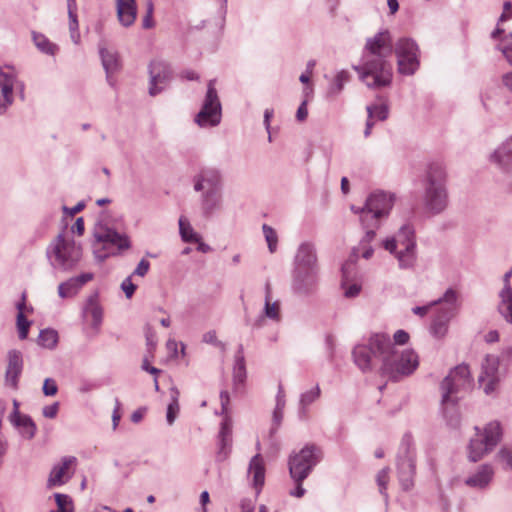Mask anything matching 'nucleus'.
<instances>
[{
	"label": "nucleus",
	"instance_id": "nucleus-8",
	"mask_svg": "<svg viewBox=\"0 0 512 512\" xmlns=\"http://www.w3.org/2000/svg\"><path fill=\"white\" fill-rule=\"evenodd\" d=\"M392 348L390 337L384 333H376L369 338L367 345L354 347L352 355L354 363L363 372L371 371L374 367V359H380L384 363V356Z\"/></svg>",
	"mask_w": 512,
	"mask_h": 512
},
{
	"label": "nucleus",
	"instance_id": "nucleus-46",
	"mask_svg": "<svg viewBox=\"0 0 512 512\" xmlns=\"http://www.w3.org/2000/svg\"><path fill=\"white\" fill-rule=\"evenodd\" d=\"M262 230H263L269 251L271 253L275 252L276 248H277V243H278V237H277L275 230L267 224H264L262 226Z\"/></svg>",
	"mask_w": 512,
	"mask_h": 512
},
{
	"label": "nucleus",
	"instance_id": "nucleus-7",
	"mask_svg": "<svg viewBox=\"0 0 512 512\" xmlns=\"http://www.w3.org/2000/svg\"><path fill=\"white\" fill-rule=\"evenodd\" d=\"M47 256L54 268L72 270L82 257V248L72 238L59 233L47 248Z\"/></svg>",
	"mask_w": 512,
	"mask_h": 512
},
{
	"label": "nucleus",
	"instance_id": "nucleus-54",
	"mask_svg": "<svg viewBox=\"0 0 512 512\" xmlns=\"http://www.w3.org/2000/svg\"><path fill=\"white\" fill-rule=\"evenodd\" d=\"M121 289L127 298H131L136 290V285L132 283L131 276L125 278L121 283Z\"/></svg>",
	"mask_w": 512,
	"mask_h": 512
},
{
	"label": "nucleus",
	"instance_id": "nucleus-63",
	"mask_svg": "<svg viewBox=\"0 0 512 512\" xmlns=\"http://www.w3.org/2000/svg\"><path fill=\"white\" fill-rule=\"evenodd\" d=\"M93 277H94L93 273L87 272V273H82L73 278H74L75 282L78 284V286L80 288H82L86 283L91 281L93 279Z\"/></svg>",
	"mask_w": 512,
	"mask_h": 512
},
{
	"label": "nucleus",
	"instance_id": "nucleus-61",
	"mask_svg": "<svg viewBox=\"0 0 512 512\" xmlns=\"http://www.w3.org/2000/svg\"><path fill=\"white\" fill-rule=\"evenodd\" d=\"M361 291V286L357 283H353L345 288L344 295L347 298L356 297Z\"/></svg>",
	"mask_w": 512,
	"mask_h": 512
},
{
	"label": "nucleus",
	"instance_id": "nucleus-19",
	"mask_svg": "<svg viewBox=\"0 0 512 512\" xmlns=\"http://www.w3.org/2000/svg\"><path fill=\"white\" fill-rule=\"evenodd\" d=\"M194 190L197 192L204 191H222V175L215 168L202 169L193 179Z\"/></svg>",
	"mask_w": 512,
	"mask_h": 512
},
{
	"label": "nucleus",
	"instance_id": "nucleus-16",
	"mask_svg": "<svg viewBox=\"0 0 512 512\" xmlns=\"http://www.w3.org/2000/svg\"><path fill=\"white\" fill-rule=\"evenodd\" d=\"M499 364V357L496 355H487L482 363V372L478 381L487 395L496 390L500 381Z\"/></svg>",
	"mask_w": 512,
	"mask_h": 512
},
{
	"label": "nucleus",
	"instance_id": "nucleus-55",
	"mask_svg": "<svg viewBox=\"0 0 512 512\" xmlns=\"http://www.w3.org/2000/svg\"><path fill=\"white\" fill-rule=\"evenodd\" d=\"M146 345L150 355L152 356V353L157 345V337L151 329H148L146 332Z\"/></svg>",
	"mask_w": 512,
	"mask_h": 512
},
{
	"label": "nucleus",
	"instance_id": "nucleus-36",
	"mask_svg": "<svg viewBox=\"0 0 512 512\" xmlns=\"http://www.w3.org/2000/svg\"><path fill=\"white\" fill-rule=\"evenodd\" d=\"M33 41L35 46L42 52L48 55H54L58 50L56 44L50 42V40L41 33L33 32Z\"/></svg>",
	"mask_w": 512,
	"mask_h": 512
},
{
	"label": "nucleus",
	"instance_id": "nucleus-31",
	"mask_svg": "<svg viewBox=\"0 0 512 512\" xmlns=\"http://www.w3.org/2000/svg\"><path fill=\"white\" fill-rule=\"evenodd\" d=\"M221 414L224 415V419L221 423V428L218 437L232 438V422L228 416V406L230 402L229 393L227 391H221L220 393Z\"/></svg>",
	"mask_w": 512,
	"mask_h": 512
},
{
	"label": "nucleus",
	"instance_id": "nucleus-37",
	"mask_svg": "<svg viewBox=\"0 0 512 512\" xmlns=\"http://www.w3.org/2000/svg\"><path fill=\"white\" fill-rule=\"evenodd\" d=\"M179 232L182 240L187 243L199 242L201 236L194 231L189 222L183 217L179 219Z\"/></svg>",
	"mask_w": 512,
	"mask_h": 512
},
{
	"label": "nucleus",
	"instance_id": "nucleus-44",
	"mask_svg": "<svg viewBox=\"0 0 512 512\" xmlns=\"http://www.w3.org/2000/svg\"><path fill=\"white\" fill-rule=\"evenodd\" d=\"M320 388L318 385L313 387L311 390L304 392L300 397V406L302 409H305L309 405H311L314 401H316L320 397Z\"/></svg>",
	"mask_w": 512,
	"mask_h": 512
},
{
	"label": "nucleus",
	"instance_id": "nucleus-45",
	"mask_svg": "<svg viewBox=\"0 0 512 512\" xmlns=\"http://www.w3.org/2000/svg\"><path fill=\"white\" fill-rule=\"evenodd\" d=\"M497 461L502 465L503 469L509 470L512 468V448L502 447L497 455Z\"/></svg>",
	"mask_w": 512,
	"mask_h": 512
},
{
	"label": "nucleus",
	"instance_id": "nucleus-18",
	"mask_svg": "<svg viewBox=\"0 0 512 512\" xmlns=\"http://www.w3.org/2000/svg\"><path fill=\"white\" fill-rule=\"evenodd\" d=\"M149 75V94L155 96L160 93L170 81L171 70L165 62L152 61L149 65Z\"/></svg>",
	"mask_w": 512,
	"mask_h": 512
},
{
	"label": "nucleus",
	"instance_id": "nucleus-29",
	"mask_svg": "<svg viewBox=\"0 0 512 512\" xmlns=\"http://www.w3.org/2000/svg\"><path fill=\"white\" fill-rule=\"evenodd\" d=\"M222 206V191H204L201 194V209L205 216L212 215Z\"/></svg>",
	"mask_w": 512,
	"mask_h": 512
},
{
	"label": "nucleus",
	"instance_id": "nucleus-6",
	"mask_svg": "<svg viewBox=\"0 0 512 512\" xmlns=\"http://www.w3.org/2000/svg\"><path fill=\"white\" fill-rule=\"evenodd\" d=\"M418 366L419 357L413 349L398 351L392 343V348L384 356L380 372L391 380L398 381L413 374Z\"/></svg>",
	"mask_w": 512,
	"mask_h": 512
},
{
	"label": "nucleus",
	"instance_id": "nucleus-20",
	"mask_svg": "<svg viewBox=\"0 0 512 512\" xmlns=\"http://www.w3.org/2000/svg\"><path fill=\"white\" fill-rule=\"evenodd\" d=\"M293 270H319L315 245L311 242L301 243L294 257Z\"/></svg>",
	"mask_w": 512,
	"mask_h": 512
},
{
	"label": "nucleus",
	"instance_id": "nucleus-40",
	"mask_svg": "<svg viewBox=\"0 0 512 512\" xmlns=\"http://www.w3.org/2000/svg\"><path fill=\"white\" fill-rule=\"evenodd\" d=\"M81 288L75 282L74 278H70L65 282H62L58 286V294L61 298H69L76 295Z\"/></svg>",
	"mask_w": 512,
	"mask_h": 512
},
{
	"label": "nucleus",
	"instance_id": "nucleus-62",
	"mask_svg": "<svg viewBox=\"0 0 512 512\" xmlns=\"http://www.w3.org/2000/svg\"><path fill=\"white\" fill-rule=\"evenodd\" d=\"M149 267H150L149 262L145 259H142L138 263L136 269L134 270V274L143 277L147 274Z\"/></svg>",
	"mask_w": 512,
	"mask_h": 512
},
{
	"label": "nucleus",
	"instance_id": "nucleus-26",
	"mask_svg": "<svg viewBox=\"0 0 512 512\" xmlns=\"http://www.w3.org/2000/svg\"><path fill=\"white\" fill-rule=\"evenodd\" d=\"M117 18L124 27L134 24L137 17V5L135 0H116Z\"/></svg>",
	"mask_w": 512,
	"mask_h": 512
},
{
	"label": "nucleus",
	"instance_id": "nucleus-17",
	"mask_svg": "<svg viewBox=\"0 0 512 512\" xmlns=\"http://www.w3.org/2000/svg\"><path fill=\"white\" fill-rule=\"evenodd\" d=\"M319 270H293L291 288L299 296L313 294L318 285Z\"/></svg>",
	"mask_w": 512,
	"mask_h": 512
},
{
	"label": "nucleus",
	"instance_id": "nucleus-33",
	"mask_svg": "<svg viewBox=\"0 0 512 512\" xmlns=\"http://www.w3.org/2000/svg\"><path fill=\"white\" fill-rule=\"evenodd\" d=\"M497 310L506 322L512 324V293H499Z\"/></svg>",
	"mask_w": 512,
	"mask_h": 512
},
{
	"label": "nucleus",
	"instance_id": "nucleus-49",
	"mask_svg": "<svg viewBox=\"0 0 512 512\" xmlns=\"http://www.w3.org/2000/svg\"><path fill=\"white\" fill-rule=\"evenodd\" d=\"M367 113L369 118H377L382 121L388 117V109L385 105L367 106Z\"/></svg>",
	"mask_w": 512,
	"mask_h": 512
},
{
	"label": "nucleus",
	"instance_id": "nucleus-14",
	"mask_svg": "<svg viewBox=\"0 0 512 512\" xmlns=\"http://www.w3.org/2000/svg\"><path fill=\"white\" fill-rule=\"evenodd\" d=\"M315 446H305L299 453L289 459V472L294 481H304L313 467L318 463L319 456Z\"/></svg>",
	"mask_w": 512,
	"mask_h": 512
},
{
	"label": "nucleus",
	"instance_id": "nucleus-43",
	"mask_svg": "<svg viewBox=\"0 0 512 512\" xmlns=\"http://www.w3.org/2000/svg\"><path fill=\"white\" fill-rule=\"evenodd\" d=\"M497 48L503 53L508 63L512 66V33L502 37Z\"/></svg>",
	"mask_w": 512,
	"mask_h": 512
},
{
	"label": "nucleus",
	"instance_id": "nucleus-13",
	"mask_svg": "<svg viewBox=\"0 0 512 512\" xmlns=\"http://www.w3.org/2000/svg\"><path fill=\"white\" fill-rule=\"evenodd\" d=\"M398 478L401 486L409 490L413 486L415 475V452L409 436L402 439L397 456Z\"/></svg>",
	"mask_w": 512,
	"mask_h": 512
},
{
	"label": "nucleus",
	"instance_id": "nucleus-48",
	"mask_svg": "<svg viewBox=\"0 0 512 512\" xmlns=\"http://www.w3.org/2000/svg\"><path fill=\"white\" fill-rule=\"evenodd\" d=\"M264 315L271 320L278 321L280 319L279 302H271V300L265 299Z\"/></svg>",
	"mask_w": 512,
	"mask_h": 512
},
{
	"label": "nucleus",
	"instance_id": "nucleus-5",
	"mask_svg": "<svg viewBox=\"0 0 512 512\" xmlns=\"http://www.w3.org/2000/svg\"><path fill=\"white\" fill-rule=\"evenodd\" d=\"M424 204L432 214H440L448 205L446 171L442 164L432 163L427 170Z\"/></svg>",
	"mask_w": 512,
	"mask_h": 512
},
{
	"label": "nucleus",
	"instance_id": "nucleus-64",
	"mask_svg": "<svg viewBox=\"0 0 512 512\" xmlns=\"http://www.w3.org/2000/svg\"><path fill=\"white\" fill-rule=\"evenodd\" d=\"M285 393L282 388V386H279L278 393L276 395V406L275 409L277 410H284L285 408Z\"/></svg>",
	"mask_w": 512,
	"mask_h": 512
},
{
	"label": "nucleus",
	"instance_id": "nucleus-9",
	"mask_svg": "<svg viewBox=\"0 0 512 512\" xmlns=\"http://www.w3.org/2000/svg\"><path fill=\"white\" fill-rule=\"evenodd\" d=\"M458 298V292L448 288L440 298L432 301V304L438 306L431 324V332L435 337L442 338L447 334L449 322L459 311Z\"/></svg>",
	"mask_w": 512,
	"mask_h": 512
},
{
	"label": "nucleus",
	"instance_id": "nucleus-2",
	"mask_svg": "<svg viewBox=\"0 0 512 512\" xmlns=\"http://www.w3.org/2000/svg\"><path fill=\"white\" fill-rule=\"evenodd\" d=\"M471 386L470 369L465 364L452 369L440 384L442 411L451 427L455 428L460 424L457 404L462 393L468 391Z\"/></svg>",
	"mask_w": 512,
	"mask_h": 512
},
{
	"label": "nucleus",
	"instance_id": "nucleus-57",
	"mask_svg": "<svg viewBox=\"0 0 512 512\" xmlns=\"http://www.w3.org/2000/svg\"><path fill=\"white\" fill-rule=\"evenodd\" d=\"M203 341L206 343L214 344L224 348V344L217 340L216 332L214 330L208 331L203 335Z\"/></svg>",
	"mask_w": 512,
	"mask_h": 512
},
{
	"label": "nucleus",
	"instance_id": "nucleus-34",
	"mask_svg": "<svg viewBox=\"0 0 512 512\" xmlns=\"http://www.w3.org/2000/svg\"><path fill=\"white\" fill-rule=\"evenodd\" d=\"M84 314L86 317H91L92 319V326L94 328H98L99 325L102 322V308L99 306V304L93 299L90 298L88 300L87 305L84 308Z\"/></svg>",
	"mask_w": 512,
	"mask_h": 512
},
{
	"label": "nucleus",
	"instance_id": "nucleus-53",
	"mask_svg": "<svg viewBox=\"0 0 512 512\" xmlns=\"http://www.w3.org/2000/svg\"><path fill=\"white\" fill-rule=\"evenodd\" d=\"M42 389H43L44 395L54 396L58 391V386H57L55 380H53L51 378H47L44 381Z\"/></svg>",
	"mask_w": 512,
	"mask_h": 512
},
{
	"label": "nucleus",
	"instance_id": "nucleus-3",
	"mask_svg": "<svg viewBox=\"0 0 512 512\" xmlns=\"http://www.w3.org/2000/svg\"><path fill=\"white\" fill-rule=\"evenodd\" d=\"M394 204V195L383 191L371 193L362 207L351 206V210L359 215V221L365 230L363 241H372L375 231L382 218L387 217Z\"/></svg>",
	"mask_w": 512,
	"mask_h": 512
},
{
	"label": "nucleus",
	"instance_id": "nucleus-11",
	"mask_svg": "<svg viewBox=\"0 0 512 512\" xmlns=\"http://www.w3.org/2000/svg\"><path fill=\"white\" fill-rule=\"evenodd\" d=\"M397 56L398 71L403 75H413L419 68V47L417 43L408 37L397 40L394 46Z\"/></svg>",
	"mask_w": 512,
	"mask_h": 512
},
{
	"label": "nucleus",
	"instance_id": "nucleus-39",
	"mask_svg": "<svg viewBox=\"0 0 512 512\" xmlns=\"http://www.w3.org/2000/svg\"><path fill=\"white\" fill-rule=\"evenodd\" d=\"M58 342V333L54 329L41 330L38 337V344L44 348L52 349Z\"/></svg>",
	"mask_w": 512,
	"mask_h": 512
},
{
	"label": "nucleus",
	"instance_id": "nucleus-21",
	"mask_svg": "<svg viewBox=\"0 0 512 512\" xmlns=\"http://www.w3.org/2000/svg\"><path fill=\"white\" fill-rule=\"evenodd\" d=\"M93 236L98 243L111 244L117 246L118 249H128L130 247L129 239L126 235L98 223L93 230Z\"/></svg>",
	"mask_w": 512,
	"mask_h": 512
},
{
	"label": "nucleus",
	"instance_id": "nucleus-50",
	"mask_svg": "<svg viewBox=\"0 0 512 512\" xmlns=\"http://www.w3.org/2000/svg\"><path fill=\"white\" fill-rule=\"evenodd\" d=\"M17 329H18V336L21 340H24L28 336L29 327L31 325V322L27 320L25 315H22V313H17V321H16Z\"/></svg>",
	"mask_w": 512,
	"mask_h": 512
},
{
	"label": "nucleus",
	"instance_id": "nucleus-24",
	"mask_svg": "<svg viewBox=\"0 0 512 512\" xmlns=\"http://www.w3.org/2000/svg\"><path fill=\"white\" fill-rule=\"evenodd\" d=\"M76 462V458L73 456L64 457L60 464L55 465L49 475L47 481V487L53 488L57 486H62L65 484L70 476L68 475L69 467Z\"/></svg>",
	"mask_w": 512,
	"mask_h": 512
},
{
	"label": "nucleus",
	"instance_id": "nucleus-56",
	"mask_svg": "<svg viewBox=\"0 0 512 512\" xmlns=\"http://www.w3.org/2000/svg\"><path fill=\"white\" fill-rule=\"evenodd\" d=\"M58 409H59L58 402H55L52 405H47L42 410L43 416L46 418H49V419H53L57 416Z\"/></svg>",
	"mask_w": 512,
	"mask_h": 512
},
{
	"label": "nucleus",
	"instance_id": "nucleus-28",
	"mask_svg": "<svg viewBox=\"0 0 512 512\" xmlns=\"http://www.w3.org/2000/svg\"><path fill=\"white\" fill-rule=\"evenodd\" d=\"M247 377L243 346L239 345L235 354L233 366V386L235 390H239L245 383Z\"/></svg>",
	"mask_w": 512,
	"mask_h": 512
},
{
	"label": "nucleus",
	"instance_id": "nucleus-4",
	"mask_svg": "<svg viewBox=\"0 0 512 512\" xmlns=\"http://www.w3.org/2000/svg\"><path fill=\"white\" fill-rule=\"evenodd\" d=\"M385 250L389 251L398 261L400 269H413L417 261L415 230L411 224H404L398 232L383 242Z\"/></svg>",
	"mask_w": 512,
	"mask_h": 512
},
{
	"label": "nucleus",
	"instance_id": "nucleus-22",
	"mask_svg": "<svg viewBox=\"0 0 512 512\" xmlns=\"http://www.w3.org/2000/svg\"><path fill=\"white\" fill-rule=\"evenodd\" d=\"M8 364L5 372L6 385L16 389L18 380L23 370V359L20 351L10 350L8 352Z\"/></svg>",
	"mask_w": 512,
	"mask_h": 512
},
{
	"label": "nucleus",
	"instance_id": "nucleus-12",
	"mask_svg": "<svg viewBox=\"0 0 512 512\" xmlns=\"http://www.w3.org/2000/svg\"><path fill=\"white\" fill-rule=\"evenodd\" d=\"M215 82L214 79L209 81L203 105L195 117V122L200 127H214L221 121L222 109Z\"/></svg>",
	"mask_w": 512,
	"mask_h": 512
},
{
	"label": "nucleus",
	"instance_id": "nucleus-30",
	"mask_svg": "<svg viewBox=\"0 0 512 512\" xmlns=\"http://www.w3.org/2000/svg\"><path fill=\"white\" fill-rule=\"evenodd\" d=\"M248 472L253 475V485L259 491L265 481L264 462L259 453L251 458Z\"/></svg>",
	"mask_w": 512,
	"mask_h": 512
},
{
	"label": "nucleus",
	"instance_id": "nucleus-51",
	"mask_svg": "<svg viewBox=\"0 0 512 512\" xmlns=\"http://www.w3.org/2000/svg\"><path fill=\"white\" fill-rule=\"evenodd\" d=\"M358 251H359V248H354L350 259L348 261H346L342 266V274H343L342 285H343V287H345V285H346V282L349 278V274L354 270V263H355Z\"/></svg>",
	"mask_w": 512,
	"mask_h": 512
},
{
	"label": "nucleus",
	"instance_id": "nucleus-1",
	"mask_svg": "<svg viewBox=\"0 0 512 512\" xmlns=\"http://www.w3.org/2000/svg\"><path fill=\"white\" fill-rule=\"evenodd\" d=\"M394 46L388 30H381L366 40L364 52L366 59L362 66H353L360 79L370 88L390 85L392 81V65L389 62Z\"/></svg>",
	"mask_w": 512,
	"mask_h": 512
},
{
	"label": "nucleus",
	"instance_id": "nucleus-41",
	"mask_svg": "<svg viewBox=\"0 0 512 512\" xmlns=\"http://www.w3.org/2000/svg\"><path fill=\"white\" fill-rule=\"evenodd\" d=\"M512 18V3L510 1H505L503 4V12L500 15L497 23V27L491 33L492 39H497L501 34L504 33V30L500 28V24Z\"/></svg>",
	"mask_w": 512,
	"mask_h": 512
},
{
	"label": "nucleus",
	"instance_id": "nucleus-32",
	"mask_svg": "<svg viewBox=\"0 0 512 512\" xmlns=\"http://www.w3.org/2000/svg\"><path fill=\"white\" fill-rule=\"evenodd\" d=\"M11 423L19 429L23 437L32 439L35 436L37 428L30 416L26 414L17 416L16 419L11 420Z\"/></svg>",
	"mask_w": 512,
	"mask_h": 512
},
{
	"label": "nucleus",
	"instance_id": "nucleus-15",
	"mask_svg": "<svg viewBox=\"0 0 512 512\" xmlns=\"http://www.w3.org/2000/svg\"><path fill=\"white\" fill-rule=\"evenodd\" d=\"M23 85L17 80L15 70L11 66L0 67V113L6 111L13 102L12 92L15 87Z\"/></svg>",
	"mask_w": 512,
	"mask_h": 512
},
{
	"label": "nucleus",
	"instance_id": "nucleus-38",
	"mask_svg": "<svg viewBox=\"0 0 512 512\" xmlns=\"http://www.w3.org/2000/svg\"><path fill=\"white\" fill-rule=\"evenodd\" d=\"M351 79V74L347 70H341L339 71L331 86L329 87L328 93L330 95H338L341 93V91L344 88V85L348 83Z\"/></svg>",
	"mask_w": 512,
	"mask_h": 512
},
{
	"label": "nucleus",
	"instance_id": "nucleus-47",
	"mask_svg": "<svg viewBox=\"0 0 512 512\" xmlns=\"http://www.w3.org/2000/svg\"><path fill=\"white\" fill-rule=\"evenodd\" d=\"M54 498L57 504L58 511L73 512V502L69 495L55 493Z\"/></svg>",
	"mask_w": 512,
	"mask_h": 512
},
{
	"label": "nucleus",
	"instance_id": "nucleus-27",
	"mask_svg": "<svg viewBox=\"0 0 512 512\" xmlns=\"http://www.w3.org/2000/svg\"><path fill=\"white\" fill-rule=\"evenodd\" d=\"M99 54L101 57L103 68L106 72V78L110 85H112V75L120 69V59L116 51L108 50L103 46H99Z\"/></svg>",
	"mask_w": 512,
	"mask_h": 512
},
{
	"label": "nucleus",
	"instance_id": "nucleus-42",
	"mask_svg": "<svg viewBox=\"0 0 512 512\" xmlns=\"http://www.w3.org/2000/svg\"><path fill=\"white\" fill-rule=\"evenodd\" d=\"M232 438L218 437V450L216 461L223 462L228 459L231 453Z\"/></svg>",
	"mask_w": 512,
	"mask_h": 512
},
{
	"label": "nucleus",
	"instance_id": "nucleus-23",
	"mask_svg": "<svg viewBox=\"0 0 512 512\" xmlns=\"http://www.w3.org/2000/svg\"><path fill=\"white\" fill-rule=\"evenodd\" d=\"M490 161L503 172L512 170V136L503 141L490 155Z\"/></svg>",
	"mask_w": 512,
	"mask_h": 512
},
{
	"label": "nucleus",
	"instance_id": "nucleus-35",
	"mask_svg": "<svg viewBox=\"0 0 512 512\" xmlns=\"http://www.w3.org/2000/svg\"><path fill=\"white\" fill-rule=\"evenodd\" d=\"M179 395H180L179 390L176 387H171V389H170L171 401L168 404L167 414H166L167 423L169 425H172L174 423V421L177 418V415L179 413Z\"/></svg>",
	"mask_w": 512,
	"mask_h": 512
},
{
	"label": "nucleus",
	"instance_id": "nucleus-25",
	"mask_svg": "<svg viewBox=\"0 0 512 512\" xmlns=\"http://www.w3.org/2000/svg\"><path fill=\"white\" fill-rule=\"evenodd\" d=\"M494 477V469L489 464L479 466L475 473L465 480V484L471 488L484 489L489 486Z\"/></svg>",
	"mask_w": 512,
	"mask_h": 512
},
{
	"label": "nucleus",
	"instance_id": "nucleus-58",
	"mask_svg": "<svg viewBox=\"0 0 512 512\" xmlns=\"http://www.w3.org/2000/svg\"><path fill=\"white\" fill-rule=\"evenodd\" d=\"M409 334L404 330H397L394 333L393 339L396 344L404 345L409 341Z\"/></svg>",
	"mask_w": 512,
	"mask_h": 512
},
{
	"label": "nucleus",
	"instance_id": "nucleus-52",
	"mask_svg": "<svg viewBox=\"0 0 512 512\" xmlns=\"http://www.w3.org/2000/svg\"><path fill=\"white\" fill-rule=\"evenodd\" d=\"M389 470L390 469L388 467L381 469L377 473V477H376V481L379 486V491L382 495L385 496V498H387V494L385 491H386L387 483L389 480Z\"/></svg>",
	"mask_w": 512,
	"mask_h": 512
},
{
	"label": "nucleus",
	"instance_id": "nucleus-59",
	"mask_svg": "<svg viewBox=\"0 0 512 512\" xmlns=\"http://www.w3.org/2000/svg\"><path fill=\"white\" fill-rule=\"evenodd\" d=\"M121 403L118 399H115V407L112 413V422H113V429L115 430L119 424V421L121 419V413H120Z\"/></svg>",
	"mask_w": 512,
	"mask_h": 512
},
{
	"label": "nucleus",
	"instance_id": "nucleus-60",
	"mask_svg": "<svg viewBox=\"0 0 512 512\" xmlns=\"http://www.w3.org/2000/svg\"><path fill=\"white\" fill-rule=\"evenodd\" d=\"M512 277V268L507 271L503 276V288L499 293H512V287L510 283V279Z\"/></svg>",
	"mask_w": 512,
	"mask_h": 512
},
{
	"label": "nucleus",
	"instance_id": "nucleus-10",
	"mask_svg": "<svg viewBox=\"0 0 512 512\" xmlns=\"http://www.w3.org/2000/svg\"><path fill=\"white\" fill-rule=\"evenodd\" d=\"M475 430L476 435L470 440L468 446V458L472 462L479 461L492 451L502 437V429L498 421L489 422L483 432L478 427H475Z\"/></svg>",
	"mask_w": 512,
	"mask_h": 512
}]
</instances>
